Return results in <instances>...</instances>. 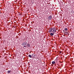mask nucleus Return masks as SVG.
I'll return each instance as SVG.
<instances>
[{
    "label": "nucleus",
    "instance_id": "6",
    "mask_svg": "<svg viewBox=\"0 0 74 74\" xmlns=\"http://www.w3.org/2000/svg\"><path fill=\"white\" fill-rule=\"evenodd\" d=\"M28 57H29V58H32V55H28Z\"/></svg>",
    "mask_w": 74,
    "mask_h": 74
},
{
    "label": "nucleus",
    "instance_id": "7",
    "mask_svg": "<svg viewBox=\"0 0 74 74\" xmlns=\"http://www.w3.org/2000/svg\"><path fill=\"white\" fill-rule=\"evenodd\" d=\"M27 45L29 47H30V44H28Z\"/></svg>",
    "mask_w": 74,
    "mask_h": 74
},
{
    "label": "nucleus",
    "instance_id": "3",
    "mask_svg": "<svg viewBox=\"0 0 74 74\" xmlns=\"http://www.w3.org/2000/svg\"><path fill=\"white\" fill-rule=\"evenodd\" d=\"M48 18L50 20L51 19H52V16H50L48 17Z\"/></svg>",
    "mask_w": 74,
    "mask_h": 74
},
{
    "label": "nucleus",
    "instance_id": "4",
    "mask_svg": "<svg viewBox=\"0 0 74 74\" xmlns=\"http://www.w3.org/2000/svg\"><path fill=\"white\" fill-rule=\"evenodd\" d=\"M54 34L53 33H51L50 34V35L51 36H53L54 35Z\"/></svg>",
    "mask_w": 74,
    "mask_h": 74
},
{
    "label": "nucleus",
    "instance_id": "8",
    "mask_svg": "<svg viewBox=\"0 0 74 74\" xmlns=\"http://www.w3.org/2000/svg\"><path fill=\"white\" fill-rule=\"evenodd\" d=\"M32 56H34V57L35 56V55H34L33 54H32Z\"/></svg>",
    "mask_w": 74,
    "mask_h": 74
},
{
    "label": "nucleus",
    "instance_id": "5",
    "mask_svg": "<svg viewBox=\"0 0 74 74\" xmlns=\"http://www.w3.org/2000/svg\"><path fill=\"white\" fill-rule=\"evenodd\" d=\"M52 64H54L55 63V61H53L52 62Z\"/></svg>",
    "mask_w": 74,
    "mask_h": 74
},
{
    "label": "nucleus",
    "instance_id": "11",
    "mask_svg": "<svg viewBox=\"0 0 74 74\" xmlns=\"http://www.w3.org/2000/svg\"><path fill=\"white\" fill-rule=\"evenodd\" d=\"M23 47H26V45H24V46Z\"/></svg>",
    "mask_w": 74,
    "mask_h": 74
},
{
    "label": "nucleus",
    "instance_id": "9",
    "mask_svg": "<svg viewBox=\"0 0 74 74\" xmlns=\"http://www.w3.org/2000/svg\"><path fill=\"white\" fill-rule=\"evenodd\" d=\"M10 71H8V73H10Z\"/></svg>",
    "mask_w": 74,
    "mask_h": 74
},
{
    "label": "nucleus",
    "instance_id": "1",
    "mask_svg": "<svg viewBox=\"0 0 74 74\" xmlns=\"http://www.w3.org/2000/svg\"><path fill=\"white\" fill-rule=\"evenodd\" d=\"M53 32V33H55L56 32V29L55 28H51L50 29V30L49 32V33H51V32Z\"/></svg>",
    "mask_w": 74,
    "mask_h": 74
},
{
    "label": "nucleus",
    "instance_id": "10",
    "mask_svg": "<svg viewBox=\"0 0 74 74\" xmlns=\"http://www.w3.org/2000/svg\"><path fill=\"white\" fill-rule=\"evenodd\" d=\"M64 30H66V31H67V28H65V29H64Z\"/></svg>",
    "mask_w": 74,
    "mask_h": 74
},
{
    "label": "nucleus",
    "instance_id": "2",
    "mask_svg": "<svg viewBox=\"0 0 74 74\" xmlns=\"http://www.w3.org/2000/svg\"><path fill=\"white\" fill-rule=\"evenodd\" d=\"M26 45H27V42H23L22 44V45L23 46Z\"/></svg>",
    "mask_w": 74,
    "mask_h": 74
}]
</instances>
